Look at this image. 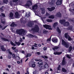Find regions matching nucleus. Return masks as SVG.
<instances>
[{
	"label": "nucleus",
	"instance_id": "nucleus-1",
	"mask_svg": "<svg viewBox=\"0 0 74 74\" xmlns=\"http://www.w3.org/2000/svg\"><path fill=\"white\" fill-rule=\"evenodd\" d=\"M16 33L17 34L21 35V36H25L26 34V31L23 29H18L16 30Z\"/></svg>",
	"mask_w": 74,
	"mask_h": 74
},
{
	"label": "nucleus",
	"instance_id": "nucleus-2",
	"mask_svg": "<svg viewBox=\"0 0 74 74\" xmlns=\"http://www.w3.org/2000/svg\"><path fill=\"white\" fill-rule=\"evenodd\" d=\"M60 23L63 25L64 26H68L70 25L69 22H66V20L64 19L60 20Z\"/></svg>",
	"mask_w": 74,
	"mask_h": 74
},
{
	"label": "nucleus",
	"instance_id": "nucleus-3",
	"mask_svg": "<svg viewBox=\"0 0 74 74\" xmlns=\"http://www.w3.org/2000/svg\"><path fill=\"white\" fill-rule=\"evenodd\" d=\"M62 45L68 48L70 46V43L68 42H66L63 40L62 39Z\"/></svg>",
	"mask_w": 74,
	"mask_h": 74
},
{
	"label": "nucleus",
	"instance_id": "nucleus-4",
	"mask_svg": "<svg viewBox=\"0 0 74 74\" xmlns=\"http://www.w3.org/2000/svg\"><path fill=\"white\" fill-rule=\"evenodd\" d=\"M39 27L37 25H35V27L34 28L32 29V30H33L34 32H38L39 31Z\"/></svg>",
	"mask_w": 74,
	"mask_h": 74
},
{
	"label": "nucleus",
	"instance_id": "nucleus-5",
	"mask_svg": "<svg viewBox=\"0 0 74 74\" xmlns=\"http://www.w3.org/2000/svg\"><path fill=\"white\" fill-rule=\"evenodd\" d=\"M32 4H33V3L32 1H28L25 4V7H30L31 5H32Z\"/></svg>",
	"mask_w": 74,
	"mask_h": 74
},
{
	"label": "nucleus",
	"instance_id": "nucleus-6",
	"mask_svg": "<svg viewBox=\"0 0 74 74\" xmlns=\"http://www.w3.org/2000/svg\"><path fill=\"white\" fill-rule=\"evenodd\" d=\"M35 63L34 61H32L29 63V66H30L31 67L34 68L36 66Z\"/></svg>",
	"mask_w": 74,
	"mask_h": 74
},
{
	"label": "nucleus",
	"instance_id": "nucleus-7",
	"mask_svg": "<svg viewBox=\"0 0 74 74\" xmlns=\"http://www.w3.org/2000/svg\"><path fill=\"white\" fill-rule=\"evenodd\" d=\"M6 52L7 53H8L10 55H9L8 56V59H11V55H12V53L11 51H10V49H9L8 50H7L6 51Z\"/></svg>",
	"mask_w": 74,
	"mask_h": 74
},
{
	"label": "nucleus",
	"instance_id": "nucleus-8",
	"mask_svg": "<svg viewBox=\"0 0 74 74\" xmlns=\"http://www.w3.org/2000/svg\"><path fill=\"white\" fill-rule=\"evenodd\" d=\"M43 26L46 29H49V30H52L51 26L47 25H43Z\"/></svg>",
	"mask_w": 74,
	"mask_h": 74
},
{
	"label": "nucleus",
	"instance_id": "nucleus-9",
	"mask_svg": "<svg viewBox=\"0 0 74 74\" xmlns=\"http://www.w3.org/2000/svg\"><path fill=\"white\" fill-rule=\"evenodd\" d=\"M14 17L16 18H20V15H19V14L18 12H16L15 13V15H14Z\"/></svg>",
	"mask_w": 74,
	"mask_h": 74
},
{
	"label": "nucleus",
	"instance_id": "nucleus-10",
	"mask_svg": "<svg viewBox=\"0 0 74 74\" xmlns=\"http://www.w3.org/2000/svg\"><path fill=\"white\" fill-rule=\"evenodd\" d=\"M62 2V0H58L57 2L56 3V4L57 5H61Z\"/></svg>",
	"mask_w": 74,
	"mask_h": 74
},
{
	"label": "nucleus",
	"instance_id": "nucleus-11",
	"mask_svg": "<svg viewBox=\"0 0 74 74\" xmlns=\"http://www.w3.org/2000/svg\"><path fill=\"white\" fill-rule=\"evenodd\" d=\"M55 0H52L51 2H49V4H50V5H55Z\"/></svg>",
	"mask_w": 74,
	"mask_h": 74
},
{
	"label": "nucleus",
	"instance_id": "nucleus-12",
	"mask_svg": "<svg viewBox=\"0 0 74 74\" xmlns=\"http://www.w3.org/2000/svg\"><path fill=\"white\" fill-rule=\"evenodd\" d=\"M25 20L26 19L25 18H22L20 19V21L22 23L25 24L26 22V21H25Z\"/></svg>",
	"mask_w": 74,
	"mask_h": 74
},
{
	"label": "nucleus",
	"instance_id": "nucleus-13",
	"mask_svg": "<svg viewBox=\"0 0 74 74\" xmlns=\"http://www.w3.org/2000/svg\"><path fill=\"white\" fill-rule=\"evenodd\" d=\"M66 61H65V57H64L63 59L62 64L63 66H64V65H65V64H66Z\"/></svg>",
	"mask_w": 74,
	"mask_h": 74
},
{
	"label": "nucleus",
	"instance_id": "nucleus-14",
	"mask_svg": "<svg viewBox=\"0 0 74 74\" xmlns=\"http://www.w3.org/2000/svg\"><path fill=\"white\" fill-rule=\"evenodd\" d=\"M47 9L49 11H53L55 8L54 7H52L51 8H48Z\"/></svg>",
	"mask_w": 74,
	"mask_h": 74
},
{
	"label": "nucleus",
	"instance_id": "nucleus-15",
	"mask_svg": "<svg viewBox=\"0 0 74 74\" xmlns=\"http://www.w3.org/2000/svg\"><path fill=\"white\" fill-rule=\"evenodd\" d=\"M28 36L30 38H33V37H37L35 35H33L31 34H29L28 35Z\"/></svg>",
	"mask_w": 74,
	"mask_h": 74
},
{
	"label": "nucleus",
	"instance_id": "nucleus-16",
	"mask_svg": "<svg viewBox=\"0 0 74 74\" xmlns=\"http://www.w3.org/2000/svg\"><path fill=\"white\" fill-rule=\"evenodd\" d=\"M52 41L54 43H56L58 42V39L56 38H54L52 39Z\"/></svg>",
	"mask_w": 74,
	"mask_h": 74
},
{
	"label": "nucleus",
	"instance_id": "nucleus-17",
	"mask_svg": "<svg viewBox=\"0 0 74 74\" xmlns=\"http://www.w3.org/2000/svg\"><path fill=\"white\" fill-rule=\"evenodd\" d=\"M38 64L39 65V67H41L42 66H41V65H42V64H43V62H42V61H40L38 62Z\"/></svg>",
	"mask_w": 74,
	"mask_h": 74
},
{
	"label": "nucleus",
	"instance_id": "nucleus-18",
	"mask_svg": "<svg viewBox=\"0 0 74 74\" xmlns=\"http://www.w3.org/2000/svg\"><path fill=\"white\" fill-rule=\"evenodd\" d=\"M9 17L11 19H14V18H13V17H14V13L11 12L10 14Z\"/></svg>",
	"mask_w": 74,
	"mask_h": 74
},
{
	"label": "nucleus",
	"instance_id": "nucleus-19",
	"mask_svg": "<svg viewBox=\"0 0 74 74\" xmlns=\"http://www.w3.org/2000/svg\"><path fill=\"white\" fill-rule=\"evenodd\" d=\"M48 64L47 63V62H45L44 68L48 69Z\"/></svg>",
	"mask_w": 74,
	"mask_h": 74
},
{
	"label": "nucleus",
	"instance_id": "nucleus-20",
	"mask_svg": "<svg viewBox=\"0 0 74 74\" xmlns=\"http://www.w3.org/2000/svg\"><path fill=\"white\" fill-rule=\"evenodd\" d=\"M38 7V6H37V5H34L32 7V9L37 10V9Z\"/></svg>",
	"mask_w": 74,
	"mask_h": 74
},
{
	"label": "nucleus",
	"instance_id": "nucleus-21",
	"mask_svg": "<svg viewBox=\"0 0 74 74\" xmlns=\"http://www.w3.org/2000/svg\"><path fill=\"white\" fill-rule=\"evenodd\" d=\"M1 40L4 41H8V42H9V40L8 39L5 38H1Z\"/></svg>",
	"mask_w": 74,
	"mask_h": 74
},
{
	"label": "nucleus",
	"instance_id": "nucleus-22",
	"mask_svg": "<svg viewBox=\"0 0 74 74\" xmlns=\"http://www.w3.org/2000/svg\"><path fill=\"white\" fill-rule=\"evenodd\" d=\"M0 48L3 51H6V49H5V48L4 47V46H1Z\"/></svg>",
	"mask_w": 74,
	"mask_h": 74
},
{
	"label": "nucleus",
	"instance_id": "nucleus-23",
	"mask_svg": "<svg viewBox=\"0 0 74 74\" xmlns=\"http://www.w3.org/2000/svg\"><path fill=\"white\" fill-rule=\"evenodd\" d=\"M58 25V23L57 22H56L54 23L53 25V27H54V28L55 29L56 28V26Z\"/></svg>",
	"mask_w": 74,
	"mask_h": 74
},
{
	"label": "nucleus",
	"instance_id": "nucleus-24",
	"mask_svg": "<svg viewBox=\"0 0 74 74\" xmlns=\"http://www.w3.org/2000/svg\"><path fill=\"white\" fill-rule=\"evenodd\" d=\"M42 58H44V59H45V61H48V60L46 59H48V57H47V56H42Z\"/></svg>",
	"mask_w": 74,
	"mask_h": 74
},
{
	"label": "nucleus",
	"instance_id": "nucleus-25",
	"mask_svg": "<svg viewBox=\"0 0 74 74\" xmlns=\"http://www.w3.org/2000/svg\"><path fill=\"white\" fill-rule=\"evenodd\" d=\"M28 26L29 27H32V22H30L27 24Z\"/></svg>",
	"mask_w": 74,
	"mask_h": 74
},
{
	"label": "nucleus",
	"instance_id": "nucleus-26",
	"mask_svg": "<svg viewBox=\"0 0 74 74\" xmlns=\"http://www.w3.org/2000/svg\"><path fill=\"white\" fill-rule=\"evenodd\" d=\"M62 53V52H54L53 53V54L55 55H61V54Z\"/></svg>",
	"mask_w": 74,
	"mask_h": 74
},
{
	"label": "nucleus",
	"instance_id": "nucleus-27",
	"mask_svg": "<svg viewBox=\"0 0 74 74\" xmlns=\"http://www.w3.org/2000/svg\"><path fill=\"white\" fill-rule=\"evenodd\" d=\"M60 65H59L58 67V68L57 73H60Z\"/></svg>",
	"mask_w": 74,
	"mask_h": 74
},
{
	"label": "nucleus",
	"instance_id": "nucleus-28",
	"mask_svg": "<svg viewBox=\"0 0 74 74\" xmlns=\"http://www.w3.org/2000/svg\"><path fill=\"white\" fill-rule=\"evenodd\" d=\"M10 26L11 27H15V26H16V25L15 24L14 22H13L11 24Z\"/></svg>",
	"mask_w": 74,
	"mask_h": 74
},
{
	"label": "nucleus",
	"instance_id": "nucleus-29",
	"mask_svg": "<svg viewBox=\"0 0 74 74\" xmlns=\"http://www.w3.org/2000/svg\"><path fill=\"white\" fill-rule=\"evenodd\" d=\"M64 36L66 38V39H68V38H69V35H68V33H65L64 34Z\"/></svg>",
	"mask_w": 74,
	"mask_h": 74
},
{
	"label": "nucleus",
	"instance_id": "nucleus-30",
	"mask_svg": "<svg viewBox=\"0 0 74 74\" xmlns=\"http://www.w3.org/2000/svg\"><path fill=\"white\" fill-rule=\"evenodd\" d=\"M56 16L58 17H61L62 16V14L58 12L56 14Z\"/></svg>",
	"mask_w": 74,
	"mask_h": 74
},
{
	"label": "nucleus",
	"instance_id": "nucleus-31",
	"mask_svg": "<svg viewBox=\"0 0 74 74\" xmlns=\"http://www.w3.org/2000/svg\"><path fill=\"white\" fill-rule=\"evenodd\" d=\"M30 16V13H26V14L25 15V18H29V16Z\"/></svg>",
	"mask_w": 74,
	"mask_h": 74
},
{
	"label": "nucleus",
	"instance_id": "nucleus-32",
	"mask_svg": "<svg viewBox=\"0 0 74 74\" xmlns=\"http://www.w3.org/2000/svg\"><path fill=\"white\" fill-rule=\"evenodd\" d=\"M42 14H45V9H44V8H42Z\"/></svg>",
	"mask_w": 74,
	"mask_h": 74
},
{
	"label": "nucleus",
	"instance_id": "nucleus-33",
	"mask_svg": "<svg viewBox=\"0 0 74 74\" xmlns=\"http://www.w3.org/2000/svg\"><path fill=\"white\" fill-rule=\"evenodd\" d=\"M7 27V26H5V27H3H3H2V26H1V25H0V28H2V30H4V29H5V28H6V27Z\"/></svg>",
	"mask_w": 74,
	"mask_h": 74
},
{
	"label": "nucleus",
	"instance_id": "nucleus-34",
	"mask_svg": "<svg viewBox=\"0 0 74 74\" xmlns=\"http://www.w3.org/2000/svg\"><path fill=\"white\" fill-rule=\"evenodd\" d=\"M15 43L18 46H19V45H21V42H16V41L15 42Z\"/></svg>",
	"mask_w": 74,
	"mask_h": 74
},
{
	"label": "nucleus",
	"instance_id": "nucleus-35",
	"mask_svg": "<svg viewBox=\"0 0 74 74\" xmlns=\"http://www.w3.org/2000/svg\"><path fill=\"white\" fill-rule=\"evenodd\" d=\"M49 18H50L51 19H53L54 18V16L53 15H51V16H49L48 17Z\"/></svg>",
	"mask_w": 74,
	"mask_h": 74
},
{
	"label": "nucleus",
	"instance_id": "nucleus-36",
	"mask_svg": "<svg viewBox=\"0 0 74 74\" xmlns=\"http://www.w3.org/2000/svg\"><path fill=\"white\" fill-rule=\"evenodd\" d=\"M57 31L59 33H60V30L59 29V27H57Z\"/></svg>",
	"mask_w": 74,
	"mask_h": 74
},
{
	"label": "nucleus",
	"instance_id": "nucleus-37",
	"mask_svg": "<svg viewBox=\"0 0 74 74\" xmlns=\"http://www.w3.org/2000/svg\"><path fill=\"white\" fill-rule=\"evenodd\" d=\"M59 48V47L56 46L53 48H52V49L53 50H55V49H58Z\"/></svg>",
	"mask_w": 74,
	"mask_h": 74
},
{
	"label": "nucleus",
	"instance_id": "nucleus-38",
	"mask_svg": "<svg viewBox=\"0 0 74 74\" xmlns=\"http://www.w3.org/2000/svg\"><path fill=\"white\" fill-rule=\"evenodd\" d=\"M68 38V40L69 41H71V40H73V38H71L70 37V36L69 35V37Z\"/></svg>",
	"mask_w": 74,
	"mask_h": 74
},
{
	"label": "nucleus",
	"instance_id": "nucleus-39",
	"mask_svg": "<svg viewBox=\"0 0 74 74\" xmlns=\"http://www.w3.org/2000/svg\"><path fill=\"white\" fill-rule=\"evenodd\" d=\"M71 50H72V47L71 46H70L69 49L68 50L69 52H71Z\"/></svg>",
	"mask_w": 74,
	"mask_h": 74
},
{
	"label": "nucleus",
	"instance_id": "nucleus-40",
	"mask_svg": "<svg viewBox=\"0 0 74 74\" xmlns=\"http://www.w3.org/2000/svg\"><path fill=\"white\" fill-rule=\"evenodd\" d=\"M46 21L48 22H52V20L51 19H47L46 20Z\"/></svg>",
	"mask_w": 74,
	"mask_h": 74
},
{
	"label": "nucleus",
	"instance_id": "nucleus-41",
	"mask_svg": "<svg viewBox=\"0 0 74 74\" xmlns=\"http://www.w3.org/2000/svg\"><path fill=\"white\" fill-rule=\"evenodd\" d=\"M32 56V54L30 53L28 54L26 56V58H28V57H30Z\"/></svg>",
	"mask_w": 74,
	"mask_h": 74
},
{
	"label": "nucleus",
	"instance_id": "nucleus-42",
	"mask_svg": "<svg viewBox=\"0 0 74 74\" xmlns=\"http://www.w3.org/2000/svg\"><path fill=\"white\" fill-rule=\"evenodd\" d=\"M38 72L37 71H35L34 72H33V74H38Z\"/></svg>",
	"mask_w": 74,
	"mask_h": 74
},
{
	"label": "nucleus",
	"instance_id": "nucleus-43",
	"mask_svg": "<svg viewBox=\"0 0 74 74\" xmlns=\"http://www.w3.org/2000/svg\"><path fill=\"white\" fill-rule=\"evenodd\" d=\"M10 44H11L12 45H13V46H16V45L12 41L10 42Z\"/></svg>",
	"mask_w": 74,
	"mask_h": 74
},
{
	"label": "nucleus",
	"instance_id": "nucleus-44",
	"mask_svg": "<svg viewBox=\"0 0 74 74\" xmlns=\"http://www.w3.org/2000/svg\"><path fill=\"white\" fill-rule=\"evenodd\" d=\"M8 1V0H3V2L4 3H5V4H7Z\"/></svg>",
	"mask_w": 74,
	"mask_h": 74
},
{
	"label": "nucleus",
	"instance_id": "nucleus-45",
	"mask_svg": "<svg viewBox=\"0 0 74 74\" xmlns=\"http://www.w3.org/2000/svg\"><path fill=\"white\" fill-rule=\"evenodd\" d=\"M34 45H32V47H34L36 48H37V47H37V44L36 43H34Z\"/></svg>",
	"mask_w": 74,
	"mask_h": 74
},
{
	"label": "nucleus",
	"instance_id": "nucleus-46",
	"mask_svg": "<svg viewBox=\"0 0 74 74\" xmlns=\"http://www.w3.org/2000/svg\"><path fill=\"white\" fill-rule=\"evenodd\" d=\"M62 71L63 72H66L67 71L64 68H62Z\"/></svg>",
	"mask_w": 74,
	"mask_h": 74
},
{
	"label": "nucleus",
	"instance_id": "nucleus-47",
	"mask_svg": "<svg viewBox=\"0 0 74 74\" xmlns=\"http://www.w3.org/2000/svg\"><path fill=\"white\" fill-rule=\"evenodd\" d=\"M69 29L70 30H73V27H72V26L69 27Z\"/></svg>",
	"mask_w": 74,
	"mask_h": 74
},
{
	"label": "nucleus",
	"instance_id": "nucleus-48",
	"mask_svg": "<svg viewBox=\"0 0 74 74\" xmlns=\"http://www.w3.org/2000/svg\"><path fill=\"white\" fill-rule=\"evenodd\" d=\"M16 59H17V60H19L20 59V57H19V56H16Z\"/></svg>",
	"mask_w": 74,
	"mask_h": 74
},
{
	"label": "nucleus",
	"instance_id": "nucleus-49",
	"mask_svg": "<svg viewBox=\"0 0 74 74\" xmlns=\"http://www.w3.org/2000/svg\"><path fill=\"white\" fill-rule=\"evenodd\" d=\"M12 58H14V59H15V54H13L12 55Z\"/></svg>",
	"mask_w": 74,
	"mask_h": 74
},
{
	"label": "nucleus",
	"instance_id": "nucleus-50",
	"mask_svg": "<svg viewBox=\"0 0 74 74\" xmlns=\"http://www.w3.org/2000/svg\"><path fill=\"white\" fill-rule=\"evenodd\" d=\"M50 14H49L48 13H46V17H47V16H49L50 15Z\"/></svg>",
	"mask_w": 74,
	"mask_h": 74
},
{
	"label": "nucleus",
	"instance_id": "nucleus-51",
	"mask_svg": "<svg viewBox=\"0 0 74 74\" xmlns=\"http://www.w3.org/2000/svg\"><path fill=\"white\" fill-rule=\"evenodd\" d=\"M43 49L44 51H47V48L46 47H43Z\"/></svg>",
	"mask_w": 74,
	"mask_h": 74
},
{
	"label": "nucleus",
	"instance_id": "nucleus-52",
	"mask_svg": "<svg viewBox=\"0 0 74 74\" xmlns=\"http://www.w3.org/2000/svg\"><path fill=\"white\" fill-rule=\"evenodd\" d=\"M51 36L50 38L47 40V41H51Z\"/></svg>",
	"mask_w": 74,
	"mask_h": 74
},
{
	"label": "nucleus",
	"instance_id": "nucleus-53",
	"mask_svg": "<svg viewBox=\"0 0 74 74\" xmlns=\"http://www.w3.org/2000/svg\"><path fill=\"white\" fill-rule=\"evenodd\" d=\"M66 57H67V58H68L69 59H70L71 58L70 56H69V55L68 54L66 55Z\"/></svg>",
	"mask_w": 74,
	"mask_h": 74
},
{
	"label": "nucleus",
	"instance_id": "nucleus-54",
	"mask_svg": "<svg viewBox=\"0 0 74 74\" xmlns=\"http://www.w3.org/2000/svg\"><path fill=\"white\" fill-rule=\"evenodd\" d=\"M47 32H48V31H46V30H43V33H47Z\"/></svg>",
	"mask_w": 74,
	"mask_h": 74
},
{
	"label": "nucleus",
	"instance_id": "nucleus-55",
	"mask_svg": "<svg viewBox=\"0 0 74 74\" xmlns=\"http://www.w3.org/2000/svg\"><path fill=\"white\" fill-rule=\"evenodd\" d=\"M0 10L1 11V12H3V7H1L0 8Z\"/></svg>",
	"mask_w": 74,
	"mask_h": 74
},
{
	"label": "nucleus",
	"instance_id": "nucleus-56",
	"mask_svg": "<svg viewBox=\"0 0 74 74\" xmlns=\"http://www.w3.org/2000/svg\"><path fill=\"white\" fill-rule=\"evenodd\" d=\"M18 1V0H13V2L15 3V2H17Z\"/></svg>",
	"mask_w": 74,
	"mask_h": 74
},
{
	"label": "nucleus",
	"instance_id": "nucleus-57",
	"mask_svg": "<svg viewBox=\"0 0 74 74\" xmlns=\"http://www.w3.org/2000/svg\"><path fill=\"white\" fill-rule=\"evenodd\" d=\"M22 41H23V40L22 39V38H20V39L19 40L20 42H22Z\"/></svg>",
	"mask_w": 74,
	"mask_h": 74
},
{
	"label": "nucleus",
	"instance_id": "nucleus-58",
	"mask_svg": "<svg viewBox=\"0 0 74 74\" xmlns=\"http://www.w3.org/2000/svg\"><path fill=\"white\" fill-rule=\"evenodd\" d=\"M14 52L16 53L18 52V50L17 49H15L14 50Z\"/></svg>",
	"mask_w": 74,
	"mask_h": 74
},
{
	"label": "nucleus",
	"instance_id": "nucleus-59",
	"mask_svg": "<svg viewBox=\"0 0 74 74\" xmlns=\"http://www.w3.org/2000/svg\"><path fill=\"white\" fill-rule=\"evenodd\" d=\"M25 74H29V72L27 70V73H25Z\"/></svg>",
	"mask_w": 74,
	"mask_h": 74
},
{
	"label": "nucleus",
	"instance_id": "nucleus-60",
	"mask_svg": "<svg viewBox=\"0 0 74 74\" xmlns=\"http://www.w3.org/2000/svg\"><path fill=\"white\" fill-rule=\"evenodd\" d=\"M2 15L3 17H5V14H4L2 13L1 14Z\"/></svg>",
	"mask_w": 74,
	"mask_h": 74
},
{
	"label": "nucleus",
	"instance_id": "nucleus-61",
	"mask_svg": "<svg viewBox=\"0 0 74 74\" xmlns=\"http://www.w3.org/2000/svg\"><path fill=\"white\" fill-rule=\"evenodd\" d=\"M21 53H23L24 54L25 53V51H21Z\"/></svg>",
	"mask_w": 74,
	"mask_h": 74
},
{
	"label": "nucleus",
	"instance_id": "nucleus-62",
	"mask_svg": "<svg viewBox=\"0 0 74 74\" xmlns=\"http://www.w3.org/2000/svg\"><path fill=\"white\" fill-rule=\"evenodd\" d=\"M38 46H39V47H41V45L40 44H39L38 45Z\"/></svg>",
	"mask_w": 74,
	"mask_h": 74
},
{
	"label": "nucleus",
	"instance_id": "nucleus-63",
	"mask_svg": "<svg viewBox=\"0 0 74 74\" xmlns=\"http://www.w3.org/2000/svg\"><path fill=\"white\" fill-rule=\"evenodd\" d=\"M37 54H38V55H40V54H41L40 52H37Z\"/></svg>",
	"mask_w": 74,
	"mask_h": 74
},
{
	"label": "nucleus",
	"instance_id": "nucleus-64",
	"mask_svg": "<svg viewBox=\"0 0 74 74\" xmlns=\"http://www.w3.org/2000/svg\"><path fill=\"white\" fill-rule=\"evenodd\" d=\"M8 68H11V66L10 65H8Z\"/></svg>",
	"mask_w": 74,
	"mask_h": 74
}]
</instances>
